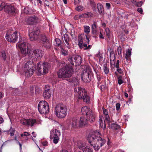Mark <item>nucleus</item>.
Here are the masks:
<instances>
[{
  "label": "nucleus",
  "instance_id": "19",
  "mask_svg": "<svg viewBox=\"0 0 152 152\" xmlns=\"http://www.w3.org/2000/svg\"><path fill=\"white\" fill-rule=\"evenodd\" d=\"M104 125H103L102 120V119L100 118L99 119V123L100 124V126L102 128H103V129H104L106 127L105 123H107L109 125H110V123L111 122V120L110 117L109 115H106L105 116V120L104 121Z\"/></svg>",
  "mask_w": 152,
  "mask_h": 152
},
{
  "label": "nucleus",
  "instance_id": "49",
  "mask_svg": "<svg viewBox=\"0 0 152 152\" xmlns=\"http://www.w3.org/2000/svg\"><path fill=\"white\" fill-rule=\"evenodd\" d=\"M62 54L64 56L66 55L67 54V52L66 50H64L63 48L61 49Z\"/></svg>",
  "mask_w": 152,
  "mask_h": 152
},
{
  "label": "nucleus",
  "instance_id": "38",
  "mask_svg": "<svg viewBox=\"0 0 152 152\" xmlns=\"http://www.w3.org/2000/svg\"><path fill=\"white\" fill-rule=\"evenodd\" d=\"M94 71L95 72L96 74V77L98 80H103V76L99 74H98L96 72V69H94Z\"/></svg>",
  "mask_w": 152,
  "mask_h": 152
},
{
  "label": "nucleus",
  "instance_id": "47",
  "mask_svg": "<svg viewBox=\"0 0 152 152\" xmlns=\"http://www.w3.org/2000/svg\"><path fill=\"white\" fill-rule=\"evenodd\" d=\"M10 136H12L14 135V133L15 132V130L13 129L12 127H11L10 129Z\"/></svg>",
  "mask_w": 152,
  "mask_h": 152
},
{
  "label": "nucleus",
  "instance_id": "15",
  "mask_svg": "<svg viewBox=\"0 0 152 152\" xmlns=\"http://www.w3.org/2000/svg\"><path fill=\"white\" fill-rule=\"evenodd\" d=\"M21 124L24 125L32 127L34 124H37V121L35 119L31 118L29 119H23L20 120Z\"/></svg>",
  "mask_w": 152,
  "mask_h": 152
},
{
  "label": "nucleus",
  "instance_id": "6",
  "mask_svg": "<svg viewBox=\"0 0 152 152\" xmlns=\"http://www.w3.org/2000/svg\"><path fill=\"white\" fill-rule=\"evenodd\" d=\"M81 111L83 115L86 116L88 120H90V122H93L95 121V114L90 108L84 106L81 108Z\"/></svg>",
  "mask_w": 152,
  "mask_h": 152
},
{
  "label": "nucleus",
  "instance_id": "33",
  "mask_svg": "<svg viewBox=\"0 0 152 152\" xmlns=\"http://www.w3.org/2000/svg\"><path fill=\"white\" fill-rule=\"evenodd\" d=\"M30 133L29 132H24L23 133L21 134V137H23L25 138L24 140L27 141L28 140L27 136H29L30 135Z\"/></svg>",
  "mask_w": 152,
  "mask_h": 152
},
{
  "label": "nucleus",
  "instance_id": "2",
  "mask_svg": "<svg viewBox=\"0 0 152 152\" xmlns=\"http://www.w3.org/2000/svg\"><path fill=\"white\" fill-rule=\"evenodd\" d=\"M95 132L97 134H99V135L89 134L87 138L91 145L93 147L95 151H97L106 144L107 141L106 139L100 136V135L101 134L99 130H96Z\"/></svg>",
  "mask_w": 152,
  "mask_h": 152
},
{
  "label": "nucleus",
  "instance_id": "13",
  "mask_svg": "<svg viewBox=\"0 0 152 152\" xmlns=\"http://www.w3.org/2000/svg\"><path fill=\"white\" fill-rule=\"evenodd\" d=\"M40 21V19L39 17L37 15H33L26 18L25 21L27 24L34 25L39 23Z\"/></svg>",
  "mask_w": 152,
  "mask_h": 152
},
{
  "label": "nucleus",
  "instance_id": "45",
  "mask_svg": "<svg viewBox=\"0 0 152 152\" xmlns=\"http://www.w3.org/2000/svg\"><path fill=\"white\" fill-rule=\"evenodd\" d=\"M142 4V1L137 2L136 1V3L134 5L137 7H141Z\"/></svg>",
  "mask_w": 152,
  "mask_h": 152
},
{
  "label": "nucleus",
  "instance_id": "24",
  "mask_svg": "<svg viewBox=\"0 0 152 152\" xmlns=\"http://www.w3.org/2000/svg\"><path fill=\"white\" fill-rule=\"evenodd\" d=\"M131 50L129 49H128L126 52V53L125 56L127 61L128 63L131 61Z\"/></svg>",
  "mask_w": 152,
  "mask_h": 152
},
{
  "label": "nucleus",
  "instance_id": "39",
  "mask_svg": "<svg viewBox=\"0 0 152 152\" xmlns=\"http://www.w3.org/2000/svg\"><path fill=\"white\" fill-rule=\"evenodd\" d=\"M51 139H53V142L54 143L56 144L58 143L59 140V137H50Z\"/></svg>",
  "mask_w": 152,
  "mask_h": 152
},
{
  "label": "nucleus",
  "instance_id": "37",
  "mask_svg": "<svg viewBox=\"0 0 152 152\" xmlns=\"http://www.w3.org/2000/svg\"><path fill=\"white\" fill-rule=\"evenodd\" d=\"M84 32L87 34H88L90 32V28L88 26H84Z\"/></svg>",
  "mask_w": 152,
  "mask_h": 152
},
{
  "label": "nucleus",
  "instance_id": "46",
  "mask_svg": "<svg viewBox=\"0 0 152 152\" xmlns=\"http://www.w3.org/2000/svg\"><path fill=\"white\" fill-rule=\"evenodd\" d=\"M121 76H120L118 77V83L119 85H121L123 83V80L121 79Z\"/></svg>",
  "mask_w": 152,
  "mask_h": 152
},
{
  "label": "nucleus",
  "instance_id": "51",
  "mask_svg": "<svg viewBox=\"0 0 152 152\" xmlns=\"http://www.w3.org/2000/svg\"><path fill=\"white\" fill-rule=\"evenodd\" d=\"M102 92L103 91L105 90V85H101L99 86V88Z\"/></svg>",
  "mask_w": 152,
  "mask_h": 152
},
{
  "label": "nucleus",
  "instance_id": "42",
  "mask_svg": "<svg viewBox=\"0 0 152 152\" xmlns=\"http://www.w3.org/2000/svg\"><path fill=\"white\" fill-rule=\"evenodd\" d=\"M106 32V35L107 37L110 38V30L108 28H107L105 29Z\"/></svg>",
  "mask_w": 152,
  "mask_h": 152
},
{
  "label": "nucleus",
  "instance_id": "32",
  "mask_svg": "<svg viewBox=\"0 0 152 152\" xmlns=\"http://www.w3.org/2000/svg\"><path fill=\"white\" fill-rule=\"evenodd\" d=\"M97 8L99 13H102L104 11V8L103 6L100 3L98 4L97 5Z\"/></svg>",
  "mask_w": 152,
  "mask_h": 152
},
{
  "label": "nucleus",
  "instance_id": "50",
  "mask_svg": "<svg viewBox=\"0 0 152 152\" xmlns=\"http://www.w3.org/2000/svg\"><path fill=\"white\" fill-rule=\"evenodd\" d=\"M83 8L82 7L79 6L77 7L75 9L78 11H82L83 10Z\"/></svg>",
  "mask_w": 152,
  "mask_h": 152
},
{
  "label": "nucleus",
  "instance_id": "62",
  "mask_svg": "<svg viewBox=\"0 0 152 152\" xmlns=\"http://www.w3.org/2000/svg\"><path fill=\"white\" fill-rule=\"evenodd\" d=\"M80 1L79 0H74V4L75 5L79 4Z\"/></svg>",
  "mask_w": 152,
  "mask_h": 152
},
{
  "label": "nucleus",
  "instance_id": "3",
  "mask_svg": "<svg viewBox=\"0 0 152 152\" xmlns=\"http://www.w3.org/2000/svg\"><path fill=\"white\" fill-rule=\"evenodd\" d=\"M56 115L57 117L60 118H64L67 113L66 106L63 104H58L56 105L55 108Z\"/></svg>",
  "mask_w": 152,
  "mask_h": 152
},
{
  "label": "nucleus",
  "instance_id": "12",
  "mask_svg": "<svg viewBox=\"0 0 152 152\" xmlns=\"http://www.w3.org/2000/svg\"><path fill=\"white\" fill-rule=\"evenodd\" d=\"M38 108L41 114H46L49 112V107L48 103L45 101H41L39 103Z\"/></svg>",
  "mask_w": 152,
  "mask_h": 152
},
{
  "label": "nucleus",
  "instance_id": "7",
  "mask_svg": "<svg viewBox=\"0 0 152 152\" xmlns=\"http://www.w3.org/2000/svg\"><path fill=\"white\" fill-rule=\"evenodd\" d=\"M19 42L16 44V47H18L20 50L22 56L24 57L26 56V50L29 47V44L26 42L22 43V39L21 36H19Z\"/></svg>",
  "mask_w": 152,
  "mask_h": 152
},
{
  "label": "nucleus",
  "instance_id": "18",
  "mask_svg": "<svg viewBox=\"0 0 152 152\" xmlns=\"http://www.w3.org/2000/svg\"><path fill=\"white\" fill-rule=\"evenodd\" d=\"M67 123L70 127L76 128L79 126L78 120H77L76 118H73L72 120H68Z\"/></svg>",
  "mask_w": 152,
  "mask_h": 152
},
{
  "label": "nucleus",
  "instance_id": "14",
  "mask_svg": "<svg viewBox=\"0 0 152 152\" xmlns=\"http://www.w3.org/2000/svg\"><path fill=\"white\" fill-rule=\"evenodd\" d=\"M92 74V72L90 70L84 69L81 75L82 80L85 82H90L91 80Z\"/></svg>",
  "mask_w": 152,
  "mask_h": 152
},
{
  "label": "nucleus",
  "instance_id": "26",
  "mask_svg": "<svg viewBox=\"0 0 152 152\" xmlns=\"http://www.w3.org/2000/svg\"><path fill=\"white\" fill-rule=\"evenodd\" d=\"M77 146L79 149L83 150L85 147V144L83 142L81 141H78L77 143Z\"/></svg>",
  "mask_w": 152,
  "mask_h": 152
},
{
  "label": "nucleus",
  "instance_id": "25",
  "mask_svg": "<svg viewBox=\"0 0 152 152\" xmlns=\"http://www.w3.org/2000/svg\"><path fill=\"white\" fill-rule=\"evenodd\" d=\"M93 16V14L91 12H87L84 14H83L81 15L77 16L78 18H88L91 17Z\"/></svg>",
  "mask_w": 152,
  "mask_h": 152
},
{
  "label": "nucleus",
  "instance_id": "10",
  "mask_svg": "<svg viewBox=\"0 0 152 152\" xmlns=\"http://www.w3.org/2000/svg\"><path fill=\"white\" fill-rule=\"evenodd\" d=\"M33 66L32 62L30 61H28L25 64L23 69L25 76L30 77L33 74L34 70L33 69Z\"/></svg>",
  "mask_w": 152,
  "mask_h": 152
},
{
  "label": "nucleus",
  "instance_id": "53",
  "mask_svg": "<svg viewBox=\"0 0 152 152\" xmlns=\"http://www.w3.org/2000/svg\"><path fill=\"white\" fill-rule=\"evenodd\" d=\"M118 54L120 55L121 54V47H118L117 49Z\"/></svg>",
  "mask_w": 152,
  "mask_h": 152
},
{
  "label": "nucleus",
  "instance_id": "63",
  "mask_svg": "<svg viewBox=\"0 0 152 152\" xmlns=\"http://www.w3.org/2000/svg\"><path fill=\"white\" fill-rule=\"evenodd\" d=\"M99 37L100 39H104V37H103L102 33L101 32H100V34H99Z\"/></svg>",
  "mask_w": 152,
  "mask_h": 152
},
{
  "label": "nucleus",
  "instance_id": "41",
  "mask_svg": "<svg viewBox=\"0 0 152 152\" xmlns=\"http://www.w3.org/2000/svg\"><path fill=\"white\" fill-rule=\"evenodd\" d=\"M103 70L104 72L106 74L108 73L109 72V69L107 67V64H105L104 65Z\"/></svg>",
  "mask_w": 152,
  "mask_h": 152
},
{
  "label": "nucleus",
  "instance_id": "34",
  "mask_svg": "<svg viewBox=\"0 0 152 152\" xmlns=\"http://www.w3.org/2000/svg\"><path fill=\"white\" fill-rule=\"evenodd\" d=\"M111 128L113 130H117L120 128V126L117 124L113 123L111 125Z\"/></svg>",
  "mask_w": 152,
  "mask_h": 152
},
{
  "label": "nucleus",
  "instance_id": "22",
  "mask_svg": "<svg viewBox=\"0 0 152 152\" xmlns=\"http://www.w3.org/2000/svg\"><path fill=\"white\" fill-rule=\"evenodd\" d=\"M62 38L63 41H64L66 43V47L68 49L70 48V44L69 42L70 41V38H69V35L66 34L63 35Z\"/></svg>",
  "mask_w": 152,
  "mask_h": 152
},
{
  "label": "nucleus",
  "instance_id": "57",
  "mask_svg": "<svg viewBox=\"0 0 152 152\" xmlns=\"http://www.w3.org/2000/svg\"><path fill=\"white\" fill-rule=\"evenodd\" d=\"M117 71L120 74H122L123 73V71L121 69L119 68L118 69H117Z\"/></svg>",
  "mask_w": 152,
  "mask_h": 152
},
{
  "label": "nucleus",
  "instance_id": "40",
  "mask_svg": "<svg viewBox=\"0 0 152 152\" xmlns=\"http://www.w3.org/2000/svg\"><path fill=\"white\" fill-rule=\"evenodd\" d=\"M110 63L111 64V61H113L115 60V57L113 53H110Z\"/></svg>",
  "mask_w": 152,
  "mask_h": 152
},
{
  "label": "nucleus",
  "instance_id": "43",
  "mask_svg": "<svg viewBox=\"0 0 152 152\" xmlns=\"http://www.w3.org/2000/svg\"><path fill=\"white\" fill-rule=\"evenodd\" d=\"M102 111L104 115L105 116L108 115V112L107 110L105 109L104 107L102 108Z\"/></svg>",
  "mask_w": 152,
  "mask_h": 152
},
{
  "label": "nucleus",
  "instance_id": "16",
  "mask_svg": "<svg viewBox=\"0 0 152 152\" xmlns=\"http://www.w3.org/2000/svg\"><path fill=\"white\" fill-rule=\"evenodd\" d=\"M39 33V29L36 28L34 30V31L31 32L29 34V37L30 40L31 41L37 40L38 37V35Z\"/></svg>",
  "mask_w": 152,
  "mask_h": 152
},
{
  "label": "nucleus",
  "instance_id": "56",
  "mask_svg": "<svg viewBox=\"0 0 152 152\" xmlns=\"http://www.w3.org/2000/svg\"><path fill=\"white\" fill-rule=\"evenodd\" d=\"M42 144L43 145L47 146L48 145V142L47 141H45L42 142Z\"/></svg>",
  "mask_w": 152,
  "mask_h": 152
},
{
  "label": "nucleus",
  "instance_id": "60",
  "mask_svg": "<svg viewBox=\"0 0 152 152\" xmlns=\"http://www.w3.org/2000/svg\"><path fill=\"white\" fill-rule=\"evenodd\" d=\"M137 10L138 12H140L141 14H142L143 11L142 8H141L137 9Z\"/></svg>",
  "mask_w": 152,
  "mask_h": 152
},
{
  "label": "nucleus",
  "instance_id": "30",
  "mask_svg": "<svg viewBox=\"0 0 152 152\" xmlns=\"http://www.w3.org/2000/svg\"><path fill=\"white\" fill-rule=\"evenodd\" d=\"M0 57L1 59L4 61H5L7 58V55L5 51H2L0 52Z\"/></svg>",
  "mask_w": 152,
  "mask_h": 152
},
{
  "label": "nucleus",
  "instance_id": "8",
  "mask_svg": "<svg viewBox=\"0 0 152 152\" xmlns=\"http://www.w3.org/2000/svg\"><path fill=\"white\" fill-rule=\"evenodd\" d=\"M49 67V65L48 63L39 62L37 64L36 69L40 74L43 75L48 72Z\"/></svg>",
  "mask_w": 152,
  "mask_h": 152
},
{
  "label": "nucleus",
  "instance_id": "48",
  "mask_svg": "<svg viewBox=\"0 0 152 152\" xmlns=\"http://www.w3.org/2000/svg\"><path fill=\"white\" fill-rule=\"evenodd\" d=\"M41 91L40 89L38 87L35 88V94H39Z\"/></svg>",
  "mask_w": 152,
  "mask_h": 152
},
{
  "label": "nucleus",
  "instance_id": "64",
  "mask_svg": "<svg viewBox=\"0 0 152 152\" xmlns=\"http://www.w3.org/2000/svg\"><path fill=\"white\" fill-rule=\"evenodd\" d=\"M102 80H98V82H97V84H98L97 87H98V88H99V85L101 84L102 83Z\"/></svg>",
  "mask_w": 152,
  "mask_h": 152
},
{
  "label": "nucleus",
  "instance_id": "35",
  "mask_svg": "<svg viewBox=\"0 0 152 152\" xmlns=\"http://www.w3.org/2000/svg\"><path fill=\"white\" fill-rule=\"evenodd\" d=\"M78 81V79L75 77H73L69 79V82L73 83L75 85H77Z\"/></svg>",
  "mask_w": 152,
  "mask_h": 152
},
{
  "label": "nucleus",
  "instance_id": "54",
  "mask_svg": "<svg viewBox=\"0 0 152 152\" xmlns=\"http://www.w3.org/2000/svg\"><path fill=\"white\" fill-rule=\"evenodd\" d=\"M121 104L119 103H117L116 104V108L117 111L119 110Z\"/></svg>",
  "mask_w": 152,
  "mask_h": 152
},
{
  "label": "nucleus",
  "instance_id": "29",
  "mask_svg": "<svg viewBox=\"0 0 152 152\" xmlns=\"http://www.w3.org/2000/svg\"><path fill=\"white\" fill-rule=\"evenodd\" d=\"M43 46L47 49H49L51 48L50 43L48 40L42 43Z\"/></svg>",
  "mask_w": 152,
  "mask_h": 152
},
{
  "label": "nucleus",
  "instance_id": "58",
  "mask_svg": "<svg viewBox=\"0 0 152 152\" xmlns=\"http://www.w3.org/2000/svg\"><path fill=\"white\" fill-rule=\"evenodd\" d=\"M24 12L26 14H27L29 13L28 11V7H26L24 9Z\"/></svg>",
  "mask_w": 152,
  "mask_h": 152
},
{
  "label": "nucleus",
  "instance_id": "36",
  "mask_svg": "<svg viewBox=\"0 0 152 152\" xmlns=\"http://www.w3.org/2000/svg\"><path fill=\"white\" fill-rule=\"evenodd\" d=\"M83 152H93V150L88 146L85 147L83 151Z\"/></svg>",
  "mask_w": 152,
  "mask_h": 152
},
{
  "label": "nucleus",
  "instance_id": "9",
  "mask_svg": "<svg viewBox=\"0 0 152 152\" xmlns=\"http://www.w3.org/2000/svg\"><path fill=\"white\" fill-rule=\"evenodd\" d=\"M4 9V11L11 15H14L15 13V9L14 7L4 2L1 3L0 5V11Z\"/></svg>",
  "mask_w": 152,
  "mask_h": 152
},
{
  "label": "nucleus",
  "instance_id": "20",
  "mask_svg": "<svg viewBox=\"0 0 152 152\" xmlns=\"http://www.w3.org/2000/svg\"><path fill=\"white\" fill-rule=\"evenodd\" d=\"M90 120H88L87 117L85 118L84 117H81L78 120L79 126L80 127H83L87 124Z\"/></svg>",
  "mask_w": 152,
  "mask_h": 152
},
{
  "label": "nucleus",
  "instance_id": "17",
  "mask_svg": "<svg viewBox=\"0 0 152 152\" xmlns=\"http://www.w3.org/2000/svg\"><path fill=\"white\" fill-rule=\"evenodd\" d=\"M52 90L49 85H46L45 86V91L43 92V96L45 99H49L51 96Z\"/></svg>",
  "mask_w": 152,
  "mask_h": 152
},
{
  "label": "nucleus",
  "instance_id": "1",
  "mask_svg": "<svg viewBox=\"0 0 152 152\" xmlns=\"http://www.w3.org/2000/svg\"><path fill=\"white\" fill-rule=\"evenodd\" d=\"M74 59L78 64H81L82 61V58L80 56L70 57L68 59L69 64H66L64 66L58 71L57 74L59 78H69L71 77L74 71L72 66H72L74 65Z\"/></svg>",
  "mask_w": 152,
  "mask_h": 152
},
{
  "label": "nucleus",
  "instance_id": "52",
  "mask_svg": "<svg viewBox=\"0 0 152 152\" xmlns=\"http://www.w3.org/2000/svg\"><path fill=\"white\" fill-rule=\"evenodd\" d=\"M87 46V45L86 44L83 43V44H82V45H81L80 47V46H79V47L80 49H82V48L84 47L86 48Z\"/></svg>",
  "mask_w": 152,
  "mask_h": 152
},
{
  "label": "nucleus",
  "instance_id": "55",
  "mask_svg": "<svg viewBox=\"0 0 152 152\" xmlns=\"http://www.w3.org/2000/svg\"><path fill=\"white\" fill-rule=\"evenodd\" d=\"M30 95L32 96H33L34 95V89L33 88H30Z\"/></svg>",
  "mask_w": 152,
  "mask_h": 152
},
{
  "label": "nucleus",
  "instance_id": "59",
  "mask_svg": "<svg viewBox=\"0 0 152 152\" xmlns=\"http://www.w3.org/2000/svg\"><path fill=\"white\" fill-rule=\"evenodd\" d=\"M97 57H98L100 60H101L103 58L102 55L101 54H97Z\"/></svg>",
  "mask_w": 152,
  "mask_h": 152
},
{
  "label": "nucleus",
  "instance_id": "23",
  "mask_svg": "<svg viewBox=\"0 0 152 152\" xmlns=\"http://www.w3.org/2000/svg\"><path fill=\"white\" fill-rule=\"evenodd\" d=\"M60 135V132L58 130L55 129L51 132L50 137H59Z\"/></svg>",
  "mask_w": 152,
  "mask_h": 152
},
{
  "label": "nucleus",
  "instance_id": "28",
  "mask_svg": "<svg viewBox=\"0 0 152 152\" xmlns=\"http://www.w3.org/2000/svg\"><path fill=\"white\" fill-rule=\"evenodd\" d=\"M30 2L32 3L34 5L36 6L39 5V4H42V1L40 0H29Z\"/></svg>",
  "mask_w": 152,
  "mask_h": 152
},
{
  "label": "nucleus",
  "instance_id": "31",
  "mask_svg": "<svg viewBox=\"0 0 152 152\" xmlns=\"http://www.w3.org/2000/svg\"><path fill=\"white\" fill-rule=\"evenodd\" d=\"M83 37L82 36V34H80L78 35V46H80V47L82 45L83 43Z\"/></svg>",
  "mask_w": 152,
  "mask_h": 152
},
{
  "label": "nucleus",
  "instance_id": "5",
  "mask_svg": "<svg viewBox=\"0 0 152 152\" xmlns=\"http://www.w3.org/2000/svg\"><path fill=\"white\" fill-rule=\"evenodd\" d=\"M74 91L77 94L78 99L83 100L84 102L88 103L90 101V98L85 89L81 87L75 88Z\"/></svg>",
  "mask_w": 152,
  "mask_h": 152
},
{
  "label": "nucleus",
  "instance_id": "44",
  "mask_svg": "<svg viewBox=\"0 0 152 152\" xmlns=\"http://www.w3.org/2000/svg\"><path fill=\"white\" fill-rule=\"evenodd\" d=\"M55 41L56 42V45L59 46L61 43V40L58 38H56L55 39Z\"/></svg>",
  "mask_w": 152,
  "mask_h": 152
},
{
  "label": "nucleus",
  "instance_id": "11",
  "mask_svg": "<svg viewBox=\"0 0 152 152\" xmlns=\"http://www.w3.org/2000/svg\"><path fill=\"white\" fill-rule=\"evenodd\" d=\"M18 32L16 31L12 32L8 30L5 36L7 40L10 42H15L18 38Z\"/></svg>",
  "mask_w": 152,
  "mask_h": 152
},
{
  "label": "nucleus",
  "instance_id": "21",
  "mask_svg": "<svg viewBox=\"0 0 152 152\" xmlns=\"http://www.w3.org/2000/svg\"><path fill=\"white\" fill-rule=\"evenodd\" d=\"M48 40V39H47L45 34L42 33L39 29V33L38 35L37 41L40 43H43L46 42Z\"/></svg>",
  "mask_w": 152,
  "mask_h": 152
},
{
  "label": "nucleus",
  "instance_id": "61",
  "mask_svg": "<svg viewBox=\"0 0 152 152\" xmlns=\"http://www.w3.org/2000/svg\"><path fill=\"white\" fill-rule=\"evenodd\" d=\"M106 5L107 8L108 9H109L111 5L110 4L108 3H107L106 4Z\"/></svg>",
  "mask_w": 152,
  "mask_h": 152
},
{
  "label": "nucleus",
  "instance_id": "4",
  "mask_svg": "<svg viewBox=\"0 0 152 152\" xmlns=\"http://www.w3.org/2000/svg\"><path fill=\"white\" fill-rule=\"evenodd\" d=\"M43 54V52L41 50L37 49L32 51L29 47L26 50V55H27L30 59H36L37 60L40 59Z\"/></svg>",
  "mask_w": 152,
  "mask_h": 152
},
{
  "label": "nucleus",
  "instance_id": "27",
  "mask_svg": "<svg viewBox=\"0 0 152 152\" xmlns=\"http://www.w3.org/2000/svg\"><path fill=\"white\" fill-rule=\"evenodd\" d=\"M97 24L96 23L94 22L92 25L91 30L92 34H96L97 32Z\"/></svg>",
  "mask_w": 152,
  "mask_h": 152
}]
</instances>
